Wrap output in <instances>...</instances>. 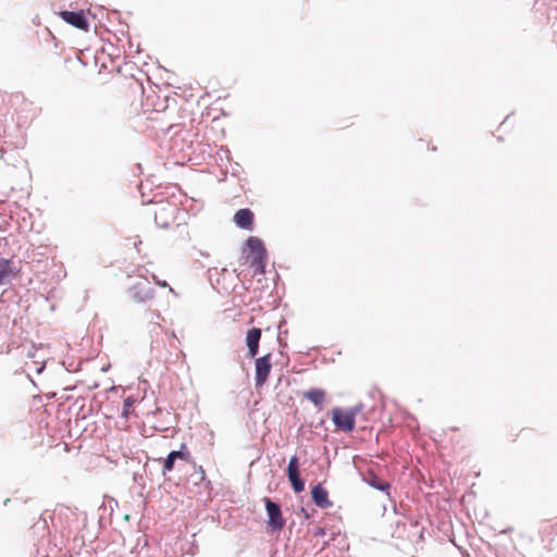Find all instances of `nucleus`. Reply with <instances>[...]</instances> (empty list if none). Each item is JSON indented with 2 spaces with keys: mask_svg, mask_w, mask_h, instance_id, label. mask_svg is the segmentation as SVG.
I'll list each match as a JSON object with an SVG mask.
<instances>
[{
  "mask_svg": "<svg viewBox=\"0 0 557 557\" xmlns=\"http://www.w3.org/2000/svg\"><path fill=\"white\" fill-rule=\"evenodd\" d=\"M152 277H153V280H154V282H156V284H157V285H159V286H161V287H166V286H168L166 281H161V280H159L156 275H153Z\"/></svg>",
  "mask_w": 557,
  "mask_h": 557,
  "instance_id": "6ab92c4d",
  "label": "nucleus"
},
{
  "mask_svg": "<svg viewBox=\"0 0 557 557\" xmlns=\"http://www.w3.org/2000/svg\"><path fill=\"white\" fill-rule=\"evenodd\" d=\"M124 405H125V407H129V405H131V400H129V399H126Z\"/></svg>",
  "mask_w": 557,
  "mask_h": 557,
  "instance_id": "412c9836",
  "label": "nucleus"
},
{
  "mask_svg": "<svg viewBox=\"0 0 557 557\" xmlns=\"http://www.w3.org/2000/svg\"><path fill=\"white\" fill-rule=\"evenodd\" d=\"M42 368H44V367L38 368V369H37V372H38V373H40V372L42 371Z\"/></svg>",
  "mask_w": 557,
  "mask_h": 557,
  "instance_id": "4be33fe9",
  "label": "nucleus"
},
{
  "mask_svg": "<svg viewBox=\"0 0 557 557\" xmlns=\"http://www.w3.org/2000/svg\"><path fill=\"white\" fill-rule=\"evenodd\" d=\"M368 484L379 491H387L389 488V484L387 482L382 481L377 475L373 472L369 473V478L367 479Z\"/></svg>",
  "mask_w": 557,
  "mask_h": 557,
  "instance_id": "4468645a",
  "label": "nucleus"
},
{
  "mask_svg": "<svg viewBox=\"0 0 557 557\" xmlns=\"http://www.w3.org/2000/svg\"><path fill=\"white\" fill-rule=\"evenodd\" d=\"M131 292L133 298L138 302H145L154 296V290L150 286L149 281L144 277L132 286Z\"/></svg>",
  "mask_w": 557,
  "mask_h": 557,
  "instance_id": "7ed1b4c3",
  "label": "nucleus"
},
{
  "mask_svg": "<svg viewBox=\"0 0 557 557\" xmlns=\"http://www.w3.org/2000/svg\"><path fill=\"white\" fill-rule=\"evenodd\" d=\"M247 247L251 252V261L260 262L267 257V250L261 239L258 237H249L246 242Z\"/></svg>",
  "mask_w": 557,
  "mask_h": 557,
  "instance_id": "6e6552de",
  "label": "nucleus"
},
{
  "mask_svg": "<svg viewBox=\"0 0 557 557\" xmlns=\"http://www.w3.org/2000/svg\"><path fill=\"white\" fill-rule=\"evenodd\" d=\"M251 265L256 268L257 273L263 274L265 269V259H262L260 262L251 261Z\"/></svg>",
  "mask_w": 557,
  "mask_h": 557,
  "instance_id": "a211bd4d",
  "label": "nucleus"
},
{
  "mask_svg": "<svg viewBox=\"0 0 557 557\" xmlns=\"http://www.w3.org/2000/svg\"><path fill=\"white\" fill-rule=\"evenodd\" d=\"M236 225L244 230H250L253 223V213L250 209H239L234 215Z\"/></svg>",
  "mask_w": 557,
  "mask_h": 557,
  "instance_id": "9b49d317",
  "label": "nucleus"
},
{
  "mask_svg": "<svg viewBox=\"0 0 557 557\" xmlns=\"http://www.w3.org/2000/svg\"><path fill=\"white\" fill-rule=\"evenodd\" d=\"M147 313L149 314V321L151 323H154L157 325H159V320H161V314L159 312H156V311H151V310H147Z\"/></svg>",
  "mask_w": 557,
  "mask_h": 557,
  "instance_id": "f3484780",
  "label": "nucleus"
},
{
  "mask_svg": "<svg viewBox=\"0 0 557 557\" xmlns=\"http://www.w3.org/2000/svg\"><path fill=\"white\" fill-rule=\"evenodd\" d=\"M261 338V330L258 327H252L247 332L246 335V345L248 347V356L250 358H256L259 351V343Z\"/></svg>",
  "mask_w": 557,
  "mask_h": 557,
  "instance_id": "1a4fd4ad",
  "label": "nucleus"
},
{
  "mask_svg": "<svg viewBox=\"0 0 557 557\" xmlns=\"http://www.w3.org/2000/svg\"><path fill=\"white\" fill-rule=\"evenodd\" d=\"M199 471H200V479L203 480L205 479V471H203L202 467L199 468Z\"/></svg>",
  "mask_w": 557,
  "mask_h": 557,
  "instance_id": "aec40b11",
  "label": "nucleus"
},
{
  "mask_svg": "<svg viewBox=\"0 0 557 557\" xmlns=\"http://www.w3.org/2000/svg\"><path fill=\"white\" fill-rule=\"evenodd\" d=\"M15 274L10 259L0 258V286L10 282L11 277Z\"/></svg>",
  "mask_w": 557,
  "mask_h": 557,
  "instance_id": "ddd939ff",
  "label": "nucleus"
},
{
  "mask_svg": "<svg viewBox=\"0 0 557 557\" xmlns=\"http://www.w3.org/2000/svg\"><path fill=\"white\" fill-rule=\"evenodd\" d=\"M271 354H267L256 359V386H262L269 376L271 371Z\"/></svg>",
  "mask_w": 557,
  "mask_h": 557,
  "instance_id": "39448f33",
  "label": "nucleus"
},
{
  "mask_svg": "<svg viewBox=\"0 0 557 557\" xmlns=\"http://www.w3.org/2000/svg\"><path fill=\"white\" fill-rule=\"evenodd\" d=\"M186 446L182 444V447L180 450H172L165 459L158 458L154 461L162 462L163 463V470L162 474L165 475L168 472L172 471L174 468V463L177 459L181 460H188L189 453H185L183 449Z\"/></svg>",
  "mask_w": 557,
  "mask_h": 557,
  "instance_id": "0eeeda50",
  "label": "nucleus"
},
{
  "mask_svg": "<svg viewBox=\"0 0 557 557\" xmlns=\"http://www.w3.org/2000/svg\"><path fill=\"white\" fill-rule=\"evenodd\" d=\"M287 476L296 493H300L305 490V482L299 473H287Z\"/></svg>",
  "mask_w": 557,
  "mask_h": 557,
  "instance_id": "2eb2a0df",
  "label": "nucleus"
},
{
  "mask_svg": "<svg viewBox=\"0 0 557 557\" xmlns=\"http://www.w3.org/2000/svg\"><path fill=\"white\" fill-rule=\"evenodd\" d=\"M287 473H299V460L297 456L290 457L287 466Z\"/></svg>",
  "mask_w": 557,
  "mask_h": 557,
  "instance_id": "dca6fc26",
  "label": "nucleus"
},
{
  "mask_svg": "<svg viewBox=\"0 0 557 557\" xmlns=\"http://www.w3.org/2000/svg\"><path fill=\"white\" fill-rule=\"evenodd\" d=\"M60 16L65 21L67 24L83 30L88 29V21L84 14L83 11H61Z\"/></svg>",
  "mask_w": 557,
  "mask_h": 557,
  "instance_id": "423d86ee",
  "label": "nucleus"
},
{
  "mask_svg": "<svg viewBox=\"0 0 557 557\" xmlns=\"http://www.w3.org/2000/svg\"><path fill=\"white\" fill-rule=\"evenodd\" d=\"M304 397L313 404L318 410H322L325 399V392L321 388H310L305 392Z\"/></svg>",
  "mask_w": 557,
  "mask_h": 557,
  "instance_id": "f8f14e48",
  "label": "nucleus"
},
{
  "mask_svg": "<svg viewBox=\"0 0 557 557\" xmlns=\"http://www.w3.org/2000/svg\"><path fill=\"white\" fill-rule=\"evenodd\" d=\"M175 206L170 203H161L154 211V222L159 227L166 228L173 222Z\"/></svg>",
  "mask_w": 557,
  "mask_h": 557,
  "instance_id": "20e7f679",
  "label": "nucleus"
},
{
  "mask_svg": "<svg viewBox=\"0 0 557 557\" xmlns=\"http://www.w3.org/2000/svg\"><path fill=\"white\" fill-rule=\"evenodd\" d=\"M361 406H356L346 410L338 407L332 409V420L335 426L344 432H351L355 429L356 416L360 412Z\"/></svg>",
  "mask_w": 557,
  "mask_h": 557,
  "instance_id": "f257e3e1",
  "label": "nucleus"
},
{
  "mask_svg": "<svg viewBox=\"0 0 557 557\" xmlns=\"http://www.w3.org/2000/svg\"><path fill=\"white\" fill-rule=\"evenodd\" d=\"M311 496L313 503L322 509H326L332 506V502L329 499V493L321 484H317L312 487Z\"/></svg>",
  "mask_w": 557,
  "mask_h": 557,
  "instance_id": "9d476101",
  "label": "nucleus"
},
{
  "mask_svg": "<svg viewBox=\"0 0 557 557\" xmlns=\"http://www.w3.org/2000/svg\"><path fill=\"white\" fill-rule=\"evenodd\" d=\"M264 503H265L267 515L269 518V520H268L269 527L273 531L283 529V527L285 525V520L282 516V510H281L280 505L270 498H264Z\"/></svg>",
  "mask_w": 557,
  "mask_h": 557,
  "instance_id": "f03ea898",
  "label": "nucleus"
}]
</instances>
